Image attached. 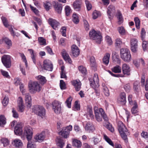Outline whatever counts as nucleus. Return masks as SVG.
<instances>
[{"instance_id":"obj_1","label":"nucleus","mask_w":148,"mask_h":148,"mask_svg":"<svg viewBox=\"0 0 148 148\" xmlns=\"http://www.w3.org/2000/svg\"><path fill=\"white\" fill-rule=\"evenodd\" d=\"M118 126L119 132L122 138L127 143L128 142L127 135L129 134V132L124 125L121 121L118 122Z\"/></svg>"},{"instance_id":"obj_2","label":"nucleus","mask_w":148,"mask_h":148,"mask_svg":"<svg viewBox=\"0 0 148 148\" xmlns=\"http://www.w3.org/2000/svg\"><path fill=\"white\" fill-rule=\"evenodd\" d=\"M94 110L95 118L98 122H101L102 121V117L104 120H108V117L104 110L102 108H99V109H98L97 108L95 107L94 108Z\"/></svg>"},{"instance_id":"obj_3","label":"nucleus","mask_w":148,"mask_h":148,"mask_svg":"<svg viewBox=\"0 0 148 148\" xmlns=\"http://www.w3.org/2000/svg\"><path fill=\"white\" fill-rule=\"evenodd\" d=\"M28 87L30 92L32 94L39 92L42 89V86L37 82L32 81L28 83Z\"/></svg>"},{"instance_id":"obj_4","label":"nucleus","mask_w":148,"mask_h":148,"mask_svg":"<svg viewBox=\"0 0 148 148\" xmlns=\"http://www.w3.org/2000/svg\"><path fill=\"white\" fill-rule=\"evenodd\" d=\"M121 58L126 62H129L131 60V56L130 51L127 49H121L120 51Z\"/></svg>"},{"instance_id":"obj_5","label":"nucleus","mask_w":148,"mask_h":148,"mask_svg":"<svg viewBox=\"0 0 148 148\" xmlns=\"http://www.w3.org/2000/svg\"><path fill=\"white\" fill-rule=\"evenodd\" d=\"M89 36L91 39L95 40L98 44H100L102 40V36L101 33L92 30L89 32Z\"/></svg>"},{"instance_id":"obj_6","label":"nucleus","mask_w":148,"mask_h":148,"mask_svg":"<svg viewBox=\"0 0 148 148\" xmlns=\"http://www.w3.org/2000/svg\"><path fill=\"white\" fill-rule=\"evenodd\" d=\"M89 80L90 81V86L95 89V92L97 95L98 93H99L98 92V90L96 89V88H98L99 86V79L97 74V73L95 74L94 75L93 79L89 78Z\"/></svg>"},{"instance_id":"obj_7","label":"nucleus","mask_w":148,"mask_h":148,"mask_svg":"<svg viewBox=\"0 0 148 148\" xmlns=\"http://www.w3.org/2000/svg\"><path fill=\"white\" fill-rule=\"evenodd\" d=\"M33 110L36 114L43 118L45 116V110L44 108L41 106L36 105L34 106Z\"/></svg>"},{"instance_id":"obj_8","label":"nucleus","mask_w":148,"mask_h":148,"mask_svg":"<svg viewBox=\"0 0 148 148\" xmlns=\"http://www.w3.org/2000/svg\"><path fill=\"white\" fill-rule=\"evenodd\" d=\"M72 130V126L71 125L63 128L59 133V134L64 138H67L69 135L70 132Z\"/></svg>"},{"instance_id":"obj_9","label":"nucleus","mask_w":148,"mask_h":148,"mask_svg":"<svg viewBox=\"0 0 148 148\" xmlns=\"http://www.w3.org/2000/svg\"><path fill=\"white\" fill-rule=\"evenodd\" d=\"M61 102L57 101H55L52 102V109L56 114H58L61 112Z\"/></svg>"},{"instance_id":"obj_10","label":"nucleus","mask_w":148,"mask_h":148,"mask_svg":"<svg viewBox=\"0 0 148 148\" xmlns=\"http://www.w3.org/2000/svg\"><path fill=\"white\" fill-rule=\"evenodd\" d=\"M1 61L4 65L7 68L11 66V57L8 55H4L1 58Z\"/></svg>"},{"instance_id":"obj_11","label":"nucleus","mask_w":148,"mask_h":148,"mask_svg":"<svg viewBox=\"0 0 148 148\" xmlns=\"http://www.w3.org/2000/svg\"><path fill=\"white\" fill-rule=\"evenodd\" d=\"M138 40L135 38H132L130 39V44L131 49L133 52L136 53L137 51L138 47Z\"/></svg>"},{"instance_id":"obj_12","label":"nucleus","mask_w":148,"mask_h":148,"mask_svg":"<svg viewBox=\"0 0 148 148\" xmlns=\"http://www.w3.org/2000/svg\"><path fill=\"white\" fill-rule=\"evenodd\" d=\"M24 133L28 140H30L32 138L33 133L32 129L30 127H25Z\"/></svg>"},{"instance_id":"obj_13","label":"nucleus","mask_w":148,"mask_h":148,"mask_svg":"<svg viewBox=\"0 0 148 148\" xmlns=\"http://www.w3.org/2000/svg\"><path fill=\"white\" fill-rule=\"evenodd\" d=\"M43 68L45 70L52 71L53 69V65L51 61L46 59L43 61Z\"/></svg>"},{"instance_id":"obj_14","label":"nucleus","mask_w":148,"mask_h":148,"mask_svg":"<svg viewBox=\"0 0 148 148\" xmlns=\"http://www.w3.org/2000/svg\"><path fill=\"white\" fill-rule=\"evenodd\" d=\"M122 69L123 74L126 76H129L130 75V68L129 65L126 63L123 64Z\"/></svg>"},{"instance_id":"obj_15","label":"nucleus","mask_w":148,"mask_h":148,"mask_svg":"<svg viewBox=\"0 0 148 148\" xmlns=\"http://www.w3.org/2000/svg\"><path fill=\"white\" fill-rule=\"evenodd\" d=\"M45 136V132H42L41 133L38 134L36 135L34 137V138L36 141L40 143L44 140Z\"/></svg>"},{"instance_id":"obj_16","label":"nucleus","mask_w":148,"mask_h":148,"mask_svg":"<svg viewBox=\"0 0 148 148\" xmlns=\"http://www.w3.org/2000/svg\"><path fill=\"white\" fill-rule=\"evenodd\" d=\"M71 53L72 56L75 57L78 56L80 54V51L76 45H73L71 46Z\"/></svg>"},{"instance_id":"obj_17","label":"nucleus","mask_w":148,"mask_h":148,"mask_svg":"<svg viewBox=\"0 0 148 148\" xmlns=\"http://www.w3.org/2000/svg\"><path fill=\"white\" fill-rule=\"evenodd\" d=\"M126 94L125 92L121 93L119 97L118 98V102L122 105L125 104L126 102Z\"/></svg>"},{"instance_id":"obj_18","label":"nucleus","mask_w":148,"mask_h":148,"mask_svg":"<svg viewBox=\"0 0 148 148\" xmlns=\"http://www.w3.org/2000/svg\"><path fill=\"white\" fill-rule=\"evenodd\" d=\"M71 84L73 85L75 90L77 91H79L81 88V83L79 79H75L73 80L71 82Z\"/></svg>"},{"instance_id":"obj_19","label":"nucleus","mask_w":148,"mask_h":148,"mask_svg":"<svg viewBox=\"0 0 148 148\" xmlns=\"http://www.w3.org/2000/svg\"><path fill=\"white\" fill-rule=\"evenodd\" d=\"M12 144L16 148H22L23 147V143L20 139H16L12 142Z\"/></svg>"},{"instance_id":"obj_20","label":"nucleus","mask_w":148,"mask_h":148,"mask_svg":"<svg viewBox=\"0 0 148 148\" xmlns=\"http://www.w3.org/2000/svg\"><path fill=\"white\" fill-rule=\"evenodd\" d=\"M113 62L115 64L119 65L121 64V60L119 56L116 52L113 53L112 54Z\"/></svg>"},{"instance_id":"obj_21","label":"nucleus","mask_w":148,"mask_h":148,"mask_svg":"<svg viewBox=\"0 0 148 148\" xmlns=\"http://www.w3.org/2000/svg\"><path fill=\"white\" fill-rule=\"evenodd\" d=\"M87 112L86 114V117L88 119H89L90 118L91 119L94 118V115L93 114V111L92 107H87L86 109Z\"/></svg>"},{"instance_id":"obj_22","label":"nucleus","mask_w":148,"mask_h":148,"mask_svg":"<svg viewBox=\"0 0 148 148\" xmlns=\"http://www.w3.org/2000/svg\"><path fill=\"white\" fill-rule=\"evenodd\" d=\"M25 100L26 104L27 107L30 108L32 106V99L29 93L25 94Z\"/></svg>"},{"instance_id":"obj_23","label":"nucleus","mask_w":148,"mask_h":148,"mask_svg":"<svg viewBox=\"0 0 148 148\" xmlns=\"http://www.w3.org/2000/svg\"><path fill=\"white\" fill-rule=\"evenodd\" d=\"M23 130L20 124L18 123L14 128V132L15 134L21 136L22 135Z\"/></svg>"},{"instance_id":"obj_24","label":"nucleus","mask_w":148,"mask_h":148,"mask_svg":"<svg viewBox=\"0 0 148 148\" xmlns=\"http://www.w3.org/2000/svg\"><path fill=\"white\" fill-rule=\"evenodd\" d=\"M48 22L54 29H56L59 25L58 22L52 18H49L48 20Z\"/></svg>"},{"instance_id":"obj_25","label":"nucleus","mask_w":148,"mask_h":148,"mask_svg":"<svg viewBox=\"0 0 148 148\" xmlns=\"http://www.w3.org/2000/svg\"><path fill=\"white\" fill-rule=\"evenodd\" d=\"M81 5V1L79 0L75 1L73 4L74 8L77 11H79L80 10Z\"/></svg>"},{"instance_id":"obj_26","label":"nucleus","mask_w":148,"mask_h":148,"mask_svg":"<svg viewBox=\"0 0 148 148\" xmlns=\"http://www.w3.org/2000/svg\"><path fill=\"white\" fill-rule=\"evenodd\" d=\"M62 54L63 58L65 61H68L70 63L72 62L71 59L65 50L63 49L62 50Z\"/></svg>"},{"instance_id":"obj_27","label":"nucleus","mask_w":148,"mask_h":148,"mask_svg":"<svg viewBox=\"0 0 148 148\" xmlns=\"http://www.w3.org/2000/svg\"><path fill=\"white\" fill-rule=\"evenodd\" d=\"M53 4L55 10L58 13H61L62 9L61 5L55 1L53 2Z\"/></svg>"},{"instance_id":"obj_28","label":"nucleus","mask_w":148,"mask_h":148,"mask_svg":"<svg viewBox=\"0 0 148 148\" xmlns=\"http://www.w3.org/2000/svg\"><path fill=\"white\" fill-rule=\"evenodd\" d=\"M85 128L86 130L88 131L89 132H92L95 130L94 126L90 122L87 123Z\"/></svg>"},{"instance_id":"obj_29","label":"nucleus","mask_w":148,"mask_h":148,"mask_svg":"<svg viewBox=\"0 0 148 148\" xmlns=\"http://www.w3.org/2000/svg\"><path fill=\"white\" fill-rule=\"evenodd\" d=\"M115 11V7L112 5H109L108 8V11L107 12L108 18L110 19L111 17V14L112 13H113Z\"/></svg>"},{"instance_id":"obj_30","label":"nucleus","mask_w":148,"mask_h":148,"mask_svg":"<svg viewBox=\"0 0 148 148\" xmlns=\"http://www.w3.org/2000/svg\"><path fill=\"white\" fill-rule=\"evenodd\" d=\"M110 55L109 53H106L103 59V61L104 64L107 65L109 63Z\"/></svg>"},{"instance_id":"obj_31","label":"nucleus","mask_w":148,"mask_h":148,"mask_svg":"<svg viewBox=\"0 0 148 148\" xmlns=\"http://www.w3.org/2000/svg\"><path fill=\"white\" fill-rule=\"evenodd\" d=\"M36 78L37 80L39 81L41 84H42V85H43L46 83L47 82L45 77L41 75H39L36 76Z\"/></svg>"},{"instance_id":"obj_32","label":"nucleus","mask_w":148,"mask_h":148,"mask_svg":"<svg viewBox=\"0 0 148 148\" xmlns=\"http://www.w3.org/2000/svg\"><path fill=\"white\" fill-rule=\"evenodd\" d=\"M28 51L29 52L31 55V57L34 63L36 64V54L34 53V50L32 49H28Z\"/></svg>"},{"instance_id":"obj_33","label":"nucleus","mask_w":148,"mask_h":148,"mask_svg":"<svg viewBox=\"0 0 148 148\" xmlns=\"http://www.w3.org/2000/svg\"><path fill=\"white\" fill-rule=\"evenodd\" d=\"M4 42L7 45V48L9 49L12 47V42L11 40L7 38H3Z\"/></svg>"},{"instance_id":"obj_34","label":"nucleus","mask_w":148,"mask_h":148,"mask_svg":"<svg viewBox=\"0 0 148 148\" xmlns=\"http://www.w3.org/2000/svg\"><path fill=\"white\" fill-rule=\"evenodd\" d=\"M117 18L118 19V23L119 25L122 23L123 21V18L122 16L121 13L119 11L117 12Z\"/></svg>"},{"instance_id":"obj_35","label":"nucleus","mask_w":148,"mask_h":148,"mask_svg":"<svg viewBox=\"0 0 148 148\" xmlns=\"http://www.w3.org/2000/svg\"><path fill=\"white\" fill-rule=\"evenodd\" d=\"M112 70L114 73H119L121 72V69L119 65H116L112 69Z\"/></svg>"},{"instance_id":"obj_36","label":"nucleus","mask_w":148,"mask_h":148,"mask_svg":"<svg viewBox=\"0 0 148 148\" xmlns=\"http://www.w3.org/2000/svg\"><path fill=\"white\" fill-rule=\"evenodd\" d=\"M56 141L57 145L59 148H62L64 144L63 140L60 138H59L57 139Z\"/></svg>"},{"instance_id":"obj_37","label":"nucleus","mask_w":148,"mask_h":148,"mask_svg":"<svg viewBox=\"0 0 148 148\" xmlns=\"http://www.w3.org/2000/svg\"><path fill=\"white\" fill-rule=\"evenodd\" d=\"M73 145L78 148L82 146L81 142L79 140L75 139H73Z\"/></svg>"},{"instance_id":"obj_38","label":"nucleus","mask_w":148,"mask_h":148,"mask_svg":"<svg viewBox=\"0 0 148 148\" xmlns=\"http://www.w3.org/2000/svg\"><path fill=\"white\" fill-rule=\"evenodd\" d=\"M138 106L136 101L134 102V106L131 109V111L132 114H135L138 112Z\"/></svg>"},{"instance_id":"obj_39","label":"nucleus","mask_w":148,"mask_h":148,"mask_svg":"<svg viewBox=\"0 0 148 148\" xmlns=\"http://www.w3.org/2000/svg\"><path fill=\"white\" fill-rule=\"evenodd\" d=\"M38 41L40 45H47L46 39L42 37H38Z\"/></svg>"},{"instance_id":"obj_40","label":"nucleus","mask_w":148,"mask_h":148,"mask_svg":"<svg viewBox=\"0 0 148 148\" xmlns=\"http://www.w3.org/2000/svg\"><path fill=\"white\" fill-rule=\"evenodd\" d=\"M72 21L75 24H78L79 22L78 17L76 13H73L72 16Z\"/></svg>"},{"instance_id":"obj_41","label":"nucleus","mask_w":148,"mask_h":148,"mask_svg":"<svg viewBox=\"0 0 148 148\" xmlns=\"http://www.w3.org/2000/svg\"><path fill=\"white\" fill-rule=\"evenodd\" d=\"M92 15L93 18L95 19L100 16L101 14L99 11L95 10L93 11Z\"/></svg>"},{"instance_id":"obj_42","label":"nucleus","mask_w":148,"mask_h":148,"mask_svg":"<svg viewBox=\"0 0 148 148\" xmlns=\"http://www.w3.org/2000/svg\"><path fill=\"white\" fill-rule=\"evenodd\" d=\"M1 19L4 25L6 27H8L9 26V25L8 23L7 18L2 16L1 17Z\"/></svg>"},{"instance_id":"obj_43","label":"nucleus","mask_w":148,"mask_h":148,"mask_svg":"<svg viewBox=\"0 0 148 148\" xmlns=\"http://www.w3.org/2000/svg\"><path fill=\"white\" fill-rule=\"evenodd\" d=\"M27 148H36V145L34 142L28 141Z\"/></svg>"},{"instance_id":"obj_44","label":"nucleus","mask_w":148,"mask_h":148,"mask_svg":"<svg viewBox=\"0 0 148 148\" xmlns=\"http://www.w3.org/2000/svg\"><path fill=\"white\" fill-rule=\"evenodd\" d=\"M103 137L105 140L110 145L113 146L114 144L111 140L106 135L104 134L103 135Z\"/></svg>"},{"instance_id":"obj_45","label":"nucleus","mask_w":148,"mask_h":148,"mask_svg":"<svg viewBox=\"0 0 148 148\" xmlns=\"http://www.w3.org/2000/svg\"><path fill=\"white\" fill-rule=\"evenodd\" d=\"M1 141L2 143L3 144L4 147H6L8 146L9 143L8 140L5 138H3L1 140Z\"/></svg>"},{"instance_id":"obj_46","label":"nucleus","mask_w":148,"mask_h":148,"mask_svg":"<svg viewBox=\"0 0 148 148\" xmlns=\"http://www.w3.org/2000/svg\"><path fill=\"white\" fill-rule=\"evenodd\" d=\"M5 119L3 115L0 116V126L2 127L6 123Z\"/></svg>"},{"instance_id":"obj_47","label":"nucleus","mask_w":148,"mask_h":148,"mask_svg":"<svg viewBox=\"0 0 148 148\" xmlns=\"http://www.w3.org/2000/svg\"><path fill=\"white\" fill-rule=\"evenodd\" d=\"M72 99L71 97H69L67 98L65 103L66 104L67 106L69 108L71 107V103Z\"/></svg>"},{"instance_id":"obj_48","label":"nucleus","mask_w":148,"mask_h":148,"mask_svg":"<svg viewBox=\"0 0 148 148\" xmlns=\"http://www.w3.org/2000/svg\"><path fill=\"white\" fill-rule=\"evenodd\" d=\"M90 65L91 66L93 67H95L96 66V63L95 61V58L93 56H91L90 59Z\"/></svg>"},{"instance_id":"obj_49","label":"nucleus","mask_w":148,"mask_h":148,"mask_svg":"<svg viewBox=\"0 0 148 148\" xmlns=\"http://www.w3.org/2000/svg\"><path fill=\"white\" fill-rule=\"evenodd\" d=\"M51 4L49 1H46L44 3V6L45 9L47 11H48L50 9Z\"/></svg>"},{"instance_id":"obj_50","label":"nucleus","mask_w":148,"mask_h":148,"mask_svg":"<svg viewBox=\"0 0 148 148\" xmlns=\"http://www.w3.org/2000/svg\"><path fill=\"white\" fill-rule=\"evenodd\" d=\"M66 14V16H68L70 15L72 12V10L70 7L69 6H66L65 8Z\"/></svg>"},{"instance_id":"obj_51","label":"nucleus","mask_w":148,"mask_h":148,"mask_svg":"<svg viewBox=\"0 0 148 148\" xmlns=\"http://www.w3.org/2000/svg\"><path fill=\"white\" fill-rule=\"evenodd\" d=\"M73 110L75 111L79 110L80 109V106L77 101H75L74 106L73 108Z\"/></svg>"},{"instance_id":"obj_52","label":"nucleus","mask_w":148,"mask_h":148,"mask_svg":"<svg viewBox=\"0 0 148 148\" xmlns=\"http://www.w3.org/2000/svg\"><path fill=\"white\" fill-rule=\"evenodd\" d=\"M83 21L84 27L86 30V31L88 30L89 29L90 26L88 22L85 18L83 19Z\"/></svg>"},{"instance_id":"obj_53","label":"nucleus","mask_w":148,"mask_h":148,"mask_svg":"<svg viewBox=\"0 0 148 148\" xmlns=\"http://www.w3.org/2000/svg\"><path fill=\"white\" fill-rule=\"evenodd\" d=\"M9 99L8 96H5L2 101V103L3 106H6L8 104Z\"/></svg>"},{"instance_id":"obj_54","label":"nucleus","mask_w":148,"mask_h":148,"mask_svg":"<svg viewBox=\"0 0 148 148\" xmlns=\"http://www.w3.org/2000/svg\"><path fill=\"white\" fill-rule=\"evenodd\" d=\"M134 21L135 23L136 28L137 29L140 28V20L137 17H135L134 18Z\"/></svg>"},{"instance_id":"obj_55","label":"nucleus","mask_w":148,"mask_h":148,"mask_svg":"<svg viewBox=\"0 0 148 148\" xmlns=\"http://www.w3.org/2000/svg\"><path fill=\"white\" fill-rule=\"evenodd\" d=\"M146 32L144 28H142L140 32V37L142 40L145 39Z\"/></svg>"},{"instance_id":"obj_56","label":"nucleus","mask_w":148,"mask_h":148,"mask_svg":"<svg viewBox=\"0 0 148 148\" xmlns=\"http://www.w3.org/2000/svg\"><path fill=\"white\" fill-rule=\"evenodd\" d=\"M79 71L84 75L86 74V68L83 66H80L78 68Z\"/></svg>"},{"instance_id":"obj_57","label":"nucleus","mask_w":148,"mask_h":148,"mask_svg":"<svg viewBox=\"0 0 148 148\" xmlns=\"http://www.w3.org/2000/svg\"><path fill=\"white\" fill-rule=\"evenodd\" d=\"M60 88L62 90H64L66 89V85L65 82L63 81V80H61L60 81Z\"/></svg>"},{"instance_id":"obj_58","label":"nucleus","mask_w":148,"mask_h":148,"mask_svg":"<svg viewBox=\"0 0 148 148\" xmlns=\"http://www.w3.org/2000/svg\"><path fill=\"white\" fill-rule=\"evenodd\" d=\"M142 47L144 51L146 50L147 47V42L145 40V39L142 40Z\"/></svg>"},{"instance_id":"obj_59","label":"nucleus","mask_w":148,"mask_h":148,"mask_svg":"<svg viewBox=\"0 0 148 148\" xmlns=\"http://www.w3.org/2000/svg\"><path fill=\"white\" fill-rule=\"evenodd\" d=\"M85 3L87 10L88 11L90 10L92 8V5L91 4L89 1L87 0H85Z\"/></svg>"},{"instance_id":"obj_60","label":"nucleus","mask_w":148,"mask_h":148,"mask_svg":"<svg viewBox=\"0 0 148 148\" xmlns=\"http://www.w3.org/2000/svg\"><path fill=\"white\" fill-rule=\"evenodd\" d=\"M8 27L12 36H13L14 37L15 36H17L14 32L13 30L14 26H13L11 25L10 26L9 25V26Z\"/></svg>"},{"instance_id":"obj_61","label":"nucleus","mask_w":148,"mask_h":148,"mask_svg":"<svg viewBox=\"0 0 148 148\" xmlns=\"http://www.w3.org/2000/svg\"><path fill=\"white\" fill-rule=\"evenodd\" d=\"M103 92L105 95L106 96H108L110 95L108 89L106 86H103Z\"/></svg>"},{"instance_id":"obj_62","label":"nucleus","mask_w":148,"mask_h":148,"mask_svg":"<svg viewBox=\"0 0 148 148\" xmlns=\"http://www.w3.org/2000/svg\"><path fill=\"white\" fill-rule=\"evenodd\" d=\"M105 40L106 42L109 45H111L112 44V41L110 37L107 36L105 37Z\"/></svg>"},{"instance_id":"obj_63","label":"nucleus","mask_w":148,"mask_h":148,"mask_svg":"<svg viewBox=\"0 0 148 148\" xmlns=\"http://www.w3.org/2000/svg\"><path fill=\"white\" fill-rule=\"evenodd\" d=\"M1 74L4 77L8 78H10V76L7 72L3 71L2 69L1 70Z\"/></svg>"},{"instance_id":"obj_64","label":"nucleus","mask_w":148,"mask_h":148,"mask_svg":"<svg viewBox=\"0 0 148 148\" xmlns=\"http://www.w3.org/2000/svg\"><path fill=\"white\" fill-rule=\"evenodd\" d=\"M118 30L119 33L122 35H124L125 34V30L124 27H119Z\"/></svg>"}]
</instances>
